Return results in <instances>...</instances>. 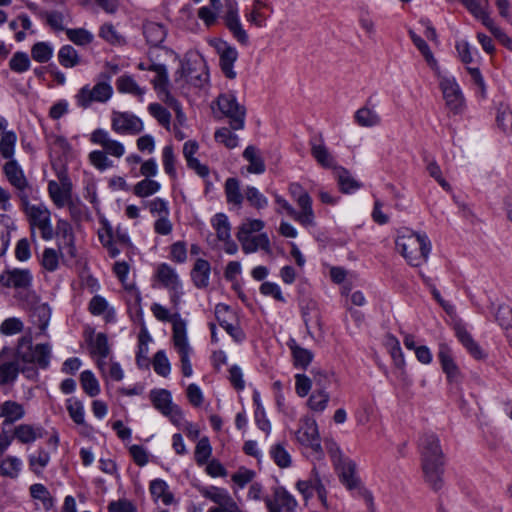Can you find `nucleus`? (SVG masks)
Wrapping results in <instances>:
<instances>
[{"label": "nucleus", "instance_id": "nucleus-18", "mask_svg": "<svg viewBox=\"0 0 512 512\" xmlns=\"http://www.w3.org/2000/svg\"><path fill=\"white\" fill-rule=\"evenodd\" d=\"M148 71H153L156 73L155 78L152 80V84L161 100L167 104L176 103V99L168 90L169 77L166 66L164 64L155 63L148 67Z\"/></svg>", "mask_w": 512, "mask_h": 512}, {"label": "nucleus", "instance_id": "nucleus-27", "mask_svg": "<svg viewBox=\"0 0 512 512\" xmlns=\"http://www.w3.org/2000/svg\"><path fill=\"white\" fill-rule=\"evenodd\" d=\"M287 346L291 350L294 366L300 369H307L314 357L312 351L299 346L293 338L288 340Z\"/></svg>", "mask_w": 512, "mask_h": 512}, {"label": "nucleus", "instance_id": "nucleus-54", "mask_svg": "<svg viewBox=\"0 0 512 512\" xmlns=\"http://www.w3.org/2000/svg\"><path fill=\"white\" fill-rule=\"evenodd\" d=\"M17 136L13 131L5 132L0 140V153L6 159H12L15 150Z\"/></svg>", "mask_w": 512, "mask_h": 512}, {"label": "nucleus", "instance_id": "nucleus-55", "mask_svg": "<svg viewBox=\"0 0 512 512\" xmlns=\"http://www.w3.org/2000/svg\"><path fill=\"white\" fill-rule=\"evenodd\" d=\"M265 6L266 4L263 3L261 0H254L252 4V10L245 14L247 22L259 28L264 27L266 17L264 16L263 13H261L260 8Z\"/></svg>", "mask_w": 512, "mask_h": 512}, {"label": "nucleus", "instance_id": "nucleus-19", "mask_svg": "<svg viewBox=\"0 0 512 512\" xmlns=\"http://www.w3.org/2000/svg\"><path fill=\"white\" fill-rule=\"evenodd\" d=\"M90 141L93 144L100 145L103 151L111 156L120 158L124 155L125 149L122 143L110 137L104 129H96L92 132Z\"/></svg>", "mask_w": 512, "mask_h": 512}, {"label": "nucleus", "instance_id": "nucleus-12", "mask_svg": "<svg viewBox=\"0 0 512 512\" xmlns=\"http://www.w3.org/2000/svg\"><path fill=\"white\" fill-rule=\"evenodd\" d=\"M224 22L228 30L232 33L233 37L242 45L249 44V36L240 21L238 14V5L236 1H226V13L224 15Z\"/></svg>", "mask_w": 512, "mask_h": 512}, {"label": "nucleus", "instance_id": "nucleus-52", "mask_svg": "<svg viewBox=\"0 0 512 512\" xmlns=\"http://www.w3.org/2000/svg\"><path fill=\"white\" fill-rule=\"evenodd\" d=\"M32 58L39 63L48 62L53 55V48L47 42H37L31 48Z\"/></svg>", "mask_w": 512, "mask_h": 512}, {"label": "nucleus", "instance_id": "nucleus-38", "mask_svg": "<svg viewBox=\"0 0 512 512\" xmlns=\"http://www.w3.org/2000/svg\"><path fill=\"white\" fill-rule=\"evenodd\" d=\"M275 202L286 211L287 215L293 218L294 220L298 221L304 226H312L314 225V220L311 217H308V215L301 210L300 212L296 211L294 207L289 204L287 200H285L283 197L276 195Z\"/></svg>", "mask_w": 512, "mask_h": 512}, {"label": "nucleus", "instance_id": "nucleus-28", "mask_svg": "<svg viewBox=\"0 0 512 512\" xmlns=\"http://www.w3.org/2000/svg\"><path fill=\"white\" fill-rule=\"evenodd\" d=\"M211 266L210 263L202 258L196 260L192 270L191 278L197 288H206L209 285Z\"/></svg>", "mask_w": 512, "mask_h": 512}, {"label": "nucleus", "instance_id": "nucleus-20", "mask_svg": "<svg viewBox=\"0 0 512 512\" xmlns=\"http://www.w3.org/2000/svg\"><path fill=\"white\" fill-rule=\"evenodd\" d=\"M437 356L447 379L450 382H458L460 380V371L452 357V351L446 343L439 344Z\"/></svg>", "mask_w": 512, "mask_h": 512}, {"label": "nucleus", "instance_id": "nucleus-4", "mask_svg": "<svg viewBox=\"0 0 512 512\" xmlns=\"http://www.w3.org/2000/svg\"><path fill=\"white\" fill-rule=\"evenodd\" d=\"M22 207L29 221L31 237L34 239L35 229H38L44 240H51L54 237V230L50 211L44 205H31L29 199Z\"/></svg>", "mask_w": 512, "mask_h": 512}, {"label": "nucleus", "instance_id": "nucleus-58", "mask_svg": "<svg viewBox=\"0 0 512 512\" xmlns=\"http://www.w3.org/2000/svg\"><path fill=\"white\" fill-rule=\"evenodd\" d=\"M214 137L218 143L223 144L228 149H233L238 145V136L227 127L217 129Z\"/></svg>", "mask_w": 512, "mask_h": 512}, {"label": "nucleus", "instance_id": "nucleus-10", "mask_svg": "<svg viewBox=\"0 0 512 512\" xmlns=\"http://www.w3.org/2000/svg\"><path fill=\"white\" fill-rule=\"evenodd\" d=\"M439 87L442 91L446 107L454 114H459L465 107V98L454 77L440 78Z\"/></svg>", "mask_w": 512, "mask_h": 512}, {"label": "nucleus", "instance_id": "nucleus-17", "mask_svg": "<svg viewBox=\"0 0 512 512\" xmlns=\"http://www.w3.org/2000/svg\"><path fill=\"white\" fill-rule=\"evenodd\" d=\"M269 512H293L297 506L295 498L284 488L276 487L273 498L264 499Z\"/></svg>", "mask_w": 512, "mask_h": 512}, {"label": "nucleus", "instance_id": "nucleus-64", "mask_svg": "<svg viewBox=\"0 0 512 512\" xmlns=\"http://www.w3.org/2000/svg\"><path fill=\"white\" fill-rule=\"evenodd\" d=\"M495 319L502 328H512V308L509 305H500L495 313Z\"/></svg>", "mask_w": 512, "mask_h": 512}, {"label": "nucleus", "instance_id": "nucleus-62", "mask_svg": "<svg viewBox=\"0 0 512 512\" xmlns=\"http://www.w3.org/2000/svg\"><path fill=\"white\" fill-rule=\"evenodd\" d=\"M149 113L161 124L169 128L171 121V113L158 103H152L148 106Z\"/></svg>", "mask_w": 512, "mask_h": 512}, {"label": "nucleus", "instance_id": "nucleus-21", "mask_svg": "<svg viewBox=\"0 0 512 512\" xmlns=\"http://www.w3.org/2000/svg\"><path fill=\"white\" fill-rule=\"evenodd\" d=\"M217 51L220 57V67L223 74L229 79H235L237 74L233 69L234 63L238 58V52L235 47L222 42L218 47Z\"/></svg>", "mask_w": 512, "mask_h": 512}, {"label": "nucleus", "instance_id": "nucleus-50", "mask_svg": "<svg viewBox=\"0 0 512 512\" xmlns=\"http://www.w3.org/2000/svg\"><path fill=\"white\" fill-rule=\"evenodd\" d=\"M212 225L216 230L217 237L221 241L230 239V224L228 221V217L223 213H218L214 216L212 220Z\"/></svg>", "mask_w": 512, "mask_h": 512}, {"label": "nucleus", "instance_id": "nucleus-51", "mask_svg": "<svg viewBox=\"0 0 512 512\" xmlns=\"http://www.w3.org/2000/svg\"><path fill=\"white\" fill-rule=\"evenodd\" d=\"M270 455L275 464L280 468H288L292 463L289 452L284 448L281 443L273 445L270 449Z\"/></svg>", "mask_w": 512, "mask_h": 512}, {"label": "nucleus", "instance_id": "nucleus-43", "mask_svg": "<svg viewBox=\"0 0 512 512\" xmlns=\"http://www.w3.org/2000/svg\"><path fill=\"white\" fill-rule=\"evenodd\" d=\"M51 318V310L47 304H40L34 307L31 313V319L34 325L38 326L41 332H44Z\"/></svg>", "mask_w": 512, "mask_h": 512}, {"label": "nucleus", "instance_id": "nucleus-63", "mask_svg": "<svg viewBox=\"0 0 512 512\" xmlns=\"http://www.w3.org/2000/svg\"><path fill=\"white\" fill-rule=\"evenodd\" d=\"M201 494L205 498H207V499L213 501L214 503L218 504L219 507L224 503V501L230 495L226 489L219 488V487H214V486L202 489L201 490Z\"/></svg>", "mask_w": 512, "mask_h": 512}, {"label": "nucleus", "instance_id": "nucleus-61", "mask_svg": "<svg viewBox=\"0 0 512 512\" xmlns=\"http://www.w3.org/2000/svg\"><path fill=\"white\" fill-rule=\"evenodd\" d=\"M247 201L257 209H263L268 205V199L253 186H248L245 190Z\"/></svg>", "mask_w": 512, "mask_h": 512}, {"label": "nucleus", "instance_id": "nucleus-49", "mask_svg": "<svg viewBox=\"0 0 512 512\" xmlns=\"http://www.w3.org/2000/svg\"><path fill=\"white\" fill-rule=\"evenodd\" d=\"M80 383L84 392L90 397H95L100 393L99 382L90 370L81 373Z\"/></svg>", "mask_w": 512, "mask_h": 512}, {"label": "nucleus", "instance_id": "nucleus-44", "mask_svg": "<svg viewBox=\"0 0 512 512\" xmlns=\"http://www.w3.org/2000/svg\"><path fill=\"white\" fill-rule=\"evenodd\" d=\"M139 345L138 351L136 354V362L140 368H148L149 359H148V343L151 341V337L146 330H143L139 334Z\"/></svg>", "mask_w": 512, "mask_h": 512}, {"label": "nucleus", "instance_id": "nucleus-57", "mask_svg": "<svg viewBox=\"0 0 512 512\" xmlns=\"http://www.w3.org/2000/svg\"><path fill=\"white\" fill-rule=\"evenodd\" d=\"M31 61L25 52L18 51L13 54L9 61V67L13 72L23 73L29 70Z\"/></svg>", "mask_w": 512, "mask_h": 512}, {"label": "nucleus", "instance_id": "nucleus-8", "mask_svg": "<svg viewBox=\"0 0 512 512\" xmlns=\"http://www.w3.org/2000/svg\"><path fill=\"white\" fill-rule=\"evenodd\" d=\"M150 400L152 401L153 406L164 416L168 417L173 424L179 425L181 423L183 420V413L179 406L172 403L170 391L166 389L151 390Z\"/></svg>", "mask_w": 512, "mask_h": 512}, {"label": "nucleus", "instance_id": "nucleus-42", "mask_svg": "<svg viewBox=\"0 0 512 512\" xmlns=\"http://www.w3.org/2000/svg\"><path fill=\"white\" fill-rule=\"evenodd\" d=\"M335 175L337 178L340 190L343 193H350L360 188V184L351 176L348 170L343 167H337L335 169Z\"/></svg>", "mask_w": 512, "mask_h": 512}, {"label": "nucleus", "instance_id": "nucleus-30", "mask_svg": "<svg viewBox=\"0 0 512 512\" xmlns=\"http://www.w3.org/2000/svg\"><path fill=\"white\" fill-rule=\"evenodd\" d=\"M455 332L459 341L475 359L479 360L485 358L486 355L484 351L479 346V344L473 339V337L466 330L465 327L457 325L455 327Z\"/></svg>", "mask_w": 512, "mask_h": 512}, {"label": "nucleus", "instance_id": "nucleus-46", "mask_svg": "<svg viewBox=\"0 0 512 512\" xmlns=\"http://www.w3.org/2000/svg\"><path fill=\"white\" fill-rule=\"evenodd\" d=\"M225 194L227 202L238 207L243 202V195L240 191L239 181L236 178H228L225 182Z\"/></svg>", "mask_w": 512, "mask_h": 512}, {"label": "nucleus", "instance_id": "nucleus-14", "mask_svg": "<svg viewBox=\"0 0 512 512\" xmlns=\"http://www.w3.org/2000/svg\"><path fill=\"white\" fill-rule=\"evenodd\" d=\"M157 278L161 284L171 291V301L178 304L182 296V285L175 270L166 263L159 265L157 269Z\"/></svg>", "mask_w": 512, "mask_h": 512}, {"label": "nucleus", "instance_id": "nucleus-47", "mask_svg": "<svg viewBox=\"0 0 512 512\" xmlns=\"http://www.w3.org/2000/svg\"><path fill=\"white\" fill-rule=\"evenodd\" d=\"M329 400L330 395L328 392L322 389H315L310 395L307 404L312 411L323 412L326 409Z\"/></svg>", "mask_w": 512, "mask_h": 512}, {"label": "nucleus", "instance_id": "nucleus-32", "mask_svg": "<svg viewBox=\"0 0 512 512\" xmlns=\"http://www.w3.org/2000/svg\"><path fill=\"white\" fill-rule=\"evenodd\" d=\"M386 346L389 349L394 365L400 370L401 378L406 380V372L404 370L405 360L398 339L393 335H387Z\"/></svg>", "mask_w": 512, "mask_h": 512}, {"label": "nucleus", "instance_id": "nucleus-31", "mask_svg": "<svg viewBox=\"0 0 512 512\" xmlns=\"http://www.w3.org/2000/svg\"><path fill=\"white\" fill-rule=\"evenodd\" d=\"M289 192L292 198L297 202L300 209L303 210L308 217H311L314 220L312 199L303 187L298 183H291L289 186Z\"/></svg>", "mask_w": 512, "mask_h": 512}, {"label": "nucleus", "instance_id": "nucleus-56", "mask_svg": "<svg viewBox=\"0 0 512 512\" xmlns=\"http://www.w3.org/2000/svg\"><path fill=\"white\" fill-rule=\"evenodd\" d=\"M160 187L161 186L157 181L151 179H144L134 186L133 193L138 197L144 198L158 192Z\"/></svg>", "mask_w": 512, "mask_h": 512}, {"label": "nucleus", "instance_id": "nucleus-48", "mask_svg": "<svg viewBox=\"0 0 512 512\" xmlns=\"http://www.w3.org/2000/svg\"><path fill=\"white\" fill-rule=\"evenodd\" d=\"M410 38L413 42V44L418 48V50L421 52V54L424 56L425 60L427 61L428 65L432 69L438 68L437 61L434 58L433 53L431 52L428 44L423 40L420 36H418L414 31H409Z\"/></svg>", "mask_w": 512, "mask_h": 512}, {"label": "nucleus", "instance_id": "nucleus-26", "mask_svg": "<svg viewBox=\"0 0 512 512\" xmlns=\"http://www.w3.org/2000/svg\"><path fill=\"white\" fill-rule=\"evenodd\" d=\"M25 415V410L22 404L8 400L0 405V417L4 418L3 421V430L5 431V426L10 425L20 419H22Z\"/></svg>", "mask_w": 512, "mask_h": 512}, {"label": "nucleus", "instance_id": "nucleus-3", "mask_svg": "<svg viewBox=\"0 0 512 512\" xmlns=\"http://www.w3.org/2000/svg\"><path fill=\"white\" fill-rule=\"evenodd\" d=\"M100 77L103 81H99L92 88L89 85H85L75 95V100L79 107L87 109L93 102L105 103L112 97L113 88L109 84L111 75L101 73Z\"/></svg>", "mask_w": 512, "mask_h": 512}, {"label": "nucleus", "instance_id": "nucleus-13", "mask_svg": "<svg viewBox=\"0 0 512 512\" xmlns=\"http://www.w3.org/2000/svg\"><path fill=\"white\" fill-rule=\"evenodd\" d=\"M112 129L118 134H139L143 128L140 118L129 112H113L111 119Z\"/></svg>", "mask_w": 512, "mask_h": 512}, {"label": "nucleus", "instance_id": "nucleus-5", "mask_svg": "<svg viewBox=\"0 0 512 512\" xmlns=\"http://www.w3.org/2000/svg\"><path fill=\"white\" fill-rule=\"evenodd\" d=\"M219 110L229 118L230 128L242 130L245 126L246 108L237 102L233 93L220 94L217 98Z\"/></svg>", "mask_w": 512, "mask_h": 512}, {"label": "nucleus", "instance_id": "nucleus-24", "mask_svg": "<svg viewBox=\"0 0 512 512\" xmlns=\"http://www.w3.org/2000/svg\"><path fill=\"white\" fill-rule=\"evenodd\" d=\"M309 144L311 147V154L319 165L323 168H337L334 157L325 146L321 135L318 139L312 138Z\"/></svg>", "mask_w": 512, "mask_h": 512}, {"label": "nucleus", "instance_id": "nucleus-41", "mask_svg": "<svg viewBox=\"0 0 512 512\" xmlns=\"http://www.w3.org/2000/svg\"><path fill=\"white\" fill-rule=\"evenodd\" d=\"M66 409L72 421L80 426H87L85 421V409L83 403L75 398L71 397L66 400Z\"/></svg>", "mask_w": 512, "mask_h": 512}, {"label": "nucleus", "instance_id": "nucleus-53", "mask_svg": "<svg viewBox=\"0 0 512 512\" xmlns=\"http://www.w3.org/2000/svg\"><path fill=\"white\" fill-rule=\"evenodd\" d=\"M212 454V447L208 437H202L195 447V461L199 466H203L208 462Z\"/></svg>", "mask_w": 512, "mask_h": 512}, {"label": "nucleus", "instance_id": "nucleus-29", "mask_svg": "<svg viewBox=\"0 0 512 512\" xmlns=\"http://www.w3.org/2000/svg\"><path fill=\"white\" fill-rule=\"evenodd\" d=\"M143 34L150 46L160 47L167 36V30L160 23L147 22L143 25Z\"/></svg>", "mask_w": 512, "mask_h": 512}, {"label": "nucleus", "instance_id": "nucleus-60", "mask_svg": "<svg viewBox=\"0 0 512 512\" xmlns=\"http://www.w3.org/2000/svg\"><path fill=\"white\" fill-rule=\"evenodd\" d=\"M91 353L94 355H98L101 358H106L109 353V345L106 334L98 333L91 343Z\"/></svg>", "mask_w": 512, "mask_h": 512}, {"label": "nucleus", "instance_id": "nucleus-40", "mask_svg": "<svg viewBox=\"0 0 512 512\" xmlns=\"http://www.w3.org/2000/svg\"><path fill=\"white\" fill-rule=\"evenodd\" d=\"M469 12L485 25L491 18L487 13L488 0H459Z\"/></svg>", "mask_w": 512, "mask_h": 512}, {"label": "nucleus", "instance_id": "nucleus-2", "mask_svg": "<svg viewBox=\"0 0 512 512\" xmlns=\"http://www.w3.org/2000/svg\"><path fill=\"white\" fill-rule=\"evenodd\" d=\"M395 246L412 267H420L427 263L432 250L431 241L426 233L416 232L407 227L397 230Z\"/></svg>", "mask_w": 512, "mask_h": 512}, {"label": "nucleus", "instance_id": "nucleus-36", "mask_svg": "<svg viewBox=\"0 0 512 512\" xmlns=\"http://www.w3.org/2000/svg\"><path fill=\"white\" fill-rule=\"evenodd\" d=\"M116 88L120 93L131 94L142 100L145 89L141 88L130 75H122L116 80Z\"/></svg>", "mask_w": 512, "mask_h": 512}, {"label": "nucleus", "instance_id": "nucleus-9", "mask_svg": "<svg viewBox=\"0 0 512 512\" xmlns=\"http://www.w3.org/2000/svg\"><path fill=\"white\" fill-rule=\"evenodd\" d=\"M3 171L9 183L17 190V196L21 204H27V199L30 198L32 189L17 161L11 159L6 162Z\"/></svg>", "mask_w": 512, "mask_h": 512}, {"label": "nucleus", "instance_id": "nucleus-37", "mask_svg": "<svg viewBox=\"0 0 512 512\" xmlns=\"http://www.w3.org/2000/svg\"><path fill=\"white\" fill-rule=\"evenodd\" d=\"M443 464L444 463L422 464V469L425 474L426 480L428 481L432 489L435 491H438L443 485Z\"/></svg>", "mask_w": 512, "mask_h": 512}, {"label": "nucleus", "instance_id": "nucleus-11", "mask_svg": "<svg viewBox=\"0 0 512 512\" xmlns=\"http://www.w3.org/2000/svg\"><path fill=\"white\" fill-rule=\"evenodd\" d=\"M422 464L444 463L440 441L434 433H424L419 439Z\"/></svg>", "mask_w": 512, "mask_h": 512}, {"label": "nucleus", "instance_id": "nucleus-22", "mask_svg": "<svg viewBox=\"0 0 512 512\" xmlns=\"http://www.w3.org/2000/svg\"><path fill=\"white\" fill-rule=\"evenodd\" d=\"M237 239L241 244L243 252L246 254L254 253L258 249L271 253L270 240L266 233L255 236H244V232L237 233Z\"/></svg>", "mask_w": 512, "mask_h": 512}, {"label": "nucleus", "instance_id": "nucleus-45", "mask_svg": "<svg viewBox=\"0 0 512 512\" xmlns=\"http://www.w3.org/2000/svg\"><path fill=\"white\" fill-rule=\"evenodd\" d=\"M59 63L65 68H73L80 63L76 49L71 45H64L58 51Z\"/></svg>", "mask_w": 512, "mask_h": 512}, {"label": "nucleus", "instance_id": "nucleus-23", "mask_svg": "<svg viewBox=\"0 0 512 512\" xmlns=\"http://www.w3.org/2000/svg\"><path fill=\"white\" fill-rule=\"evenodd\" d=\"M59 238V249L66 250V253L71 256H76V248L74 245V234L71 225L66 220H59L56 226L54 235Z\"/></svg>", "mask_w": 512, "mask_h": 512}, {"label": "nucleus", "instance_id": "nucleus-39", "mask_svg": "<svg viewBox=\"0 0 512 512\" xmlns=\"http://www.w3.org/2000/svg\"><path fill=\"white\" fill-rule=\"evenodd\" d=\"M355 122L361 127H374L381 123L380 115L373 109L361 107L355 112Z\"/></svg>", "mask_w": 512, "mask_h": 512}, {"label": "nucleus", "instance_id": "nucleus-6", "mask_svg": "<svg viewBox=\"0 0 512 512\" xmlns=\"http://www.w3.org/2000/svg\"><path fill=\"white\" fill-rule=\"evenodd\" d=\"M340 479L343 485L349 490L357 489L359 496H361L368 505L370 510L374 509V502L372 493L365 487L361 486L360 479L356 476V464L352 460L346 459L339 464Z\"/></svg>", "mask_w": 512, "mask_h": 512}, {"label": "nucleus", "instance_id": "nucleus-34", "mask_svg": "<svg viewBox=\"0 0 512 512\" xmlns=\"http://www.w3.org/2000/svg\"><path fill=\"white\" fill-rule=\"evenodd\" d=\"M243 157L249 162V165L247 166V171L249 173L262 174L265 172L266 166L264 160L255 146H247L243 152Z\"/></svg>", "mask_w": 512, "mask_h": 512}, {"label": "nucleus", "instance_id": "nucleus-1", "mask_svg": "<svg viewBox=\"0 0 512 512\" xmlns=\"http://www.w3.org/2000/svg\"><path fill=\"white\" fill-rule=\"evenodd\" d=\"M12 350L4 347L0 351V386H12L19 373L29 380H36L38 369H47L51 359V347L47 343L33 345L31 335L18 340L13 358L6 357Z\"/></svg>", "mask_w": 512, "mask_h": 512}, {"label": "nucleus", "instance_id": "nucleus-33", "mask_svg": "<svg viewBox=\"0 0 512 512\" xmlns=\"http://www.w3.org/2000/svg\"><path fill=\"white\" fill-rule=\"evenodd\" d=\"M149 491L155 502L161 500L163 504L170 505L174 501V496L169 491L168 484L162 479L152 480L149 485Z\"/></svg>", "mask_w": 512, "mask_h": 512}, {"label": "nucleus", "instance_id": "nucleus-25", "mask_svg": "<svg viewBox=\"0 0 512 512\" xmlns=\"http://www.w3.org/2000/svg\"><path fill=\"white\" fill-rule=\"evenodd\" d=\"M48 192L54 204L59 208L66 206L71 200V184L67 180L62 182V186L55 181H50Z\"/></svg>", "mask_w": 512, "mask_h": 512}, {"label": "nucleus", "instance_id": "nucleus-35", "mask_svg": "<svg viewBox=\"0 0 512 512\" xmlns=\"http://www.w3.org/2000/svg\"><path fill=\"white\" fill-rule=\"evenodd\" d=\"M14 437L23 444H29L43 437V428L33 427L29 424H21L15 427Z\"/></svg>", "mask_w": 512, "mask_h": 512}, {"label": "nucleus", "instance_id": "nucleus-15", "mask_svg": "<svg viewBox=\"0 0 512 512\" xmlns=\"http://www.w3.org/2000/svg\"><path fill=\"white\" fill-rule=\"evenodd\" d=\"M297 441L306 447H310L315 453L322 455V447L318 433V427L314 420H305L296 432Z\"/></svg>", "mask_w": 512, "mask_h": 512}, {"label": "nucleus", "instance_id": "nucleus-7", "mask_svg": "<svg viewBox=\"0 0 512 512\" xmlns=\"http://www.w3.org/2000/svg\"><path fill=\"white\" fill-rule=\"evenodd\" d=\"M173 344L180 355L183 375L185 377H190L193 373L192 365L189 359L191 347L188 343L186 324L183 320H177L173 323Z\"/></svg>", "mask_w": 512, "mask_h": 512}, {"label": "nucleus", "instance_id": "nucleus-16", "mask_svg": "<svg viewBox=\"0 0 512 512\" xmlns=\"http://www.w3.org/2000/svg\"><path fill=\"white\" fill-rule=\"evenodd\" d=\"M33 276L29 269H10L0 275L3 287L27 290L32 286Z\"/></svg>", "mask_w": 512, "mask_h": 512}, {"label": "nucleus", "instance_id": "nucleus-59", "mask_svg": "<svg viewBox=\"0 0 512 512\" xmlns=\"http://www.w3.org/2000/svg\"><path fill=\"white\" fill-rule=\"evenodd\" d=\"M496 121L498 126L507 134H512V110L507 106L500 105Z\"/></svg>", "mask_w": 512, "mask_h": 512}]
</instances>
